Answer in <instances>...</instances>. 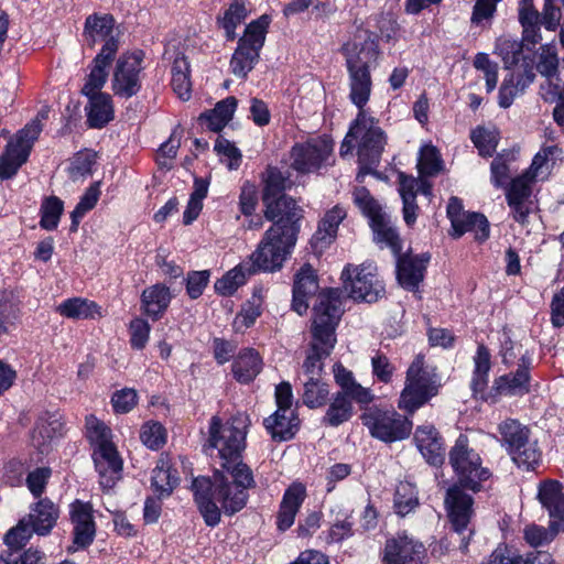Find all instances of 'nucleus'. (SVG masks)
Returning a JSON list of instances; mask_svg holds the SVG:
<instances>
[{
    "label": "nucleus",
    "instance_id": "obj_15",
    "mask_svg": "<svg viewBox=\"0 0 564 564\" xmlns=\"http://www.w3.org/2000/svg\"><path fill=\"white\" fill-rule=\"evenodd\" d=\"M143 57V52L134 51L124 53L118 58L111 80L116 96L130 98L139 93Z\"/></svg>",
    "mask_w": 564,
    "mask_h": 564
},
{
    "label": "nucleus",
    "instance_id": "obj_11",
    "mask_svg": "<svg viewBox=\"0 0 564 564\" xmlns=\"http://www.w3.org/2000/svg\"><path fill=\"white\" fill-rule=\"evenodd\" d=\"M344 289L355 301L373 303L384 293L377 267L371 262L360 265L347 264L341 272Z\"/></svg>",
    "mask_w": 564,
    "mask_h": 564
},
{
    "label": "nucleus",
    "instance_id": "obj_6",
    "mask_svg": "<svg viewBox=\"0 0 564 564\" xmlns=\"http://www.w3.org/2000/svg\"><path fill=\"white\" fill-rule=\"evenodd\" d=\"M558 148L551 145L539 151L532 160L530 167L520 176L513 178L507 189V202L513 218L524 223L531 210V194L534 182L544 181L551 173L555 163Z\"/></svg>",
    "mask_w": 564,
    "mask_h": 564
},
{
    "label": "nucleus",
    "instance_id": "obj_13",
    "mask_svg": "<svg viewBox=\"0 0 564 564\" xmlns=\"http://www.w3.org/2000/svg\"><path fill=\"white\" fill-rule=\"evenodd\" d=\"M352 196L355 204L369 219L375 240L378 243L389 247L393 253H399L401 246L398 232L391 225L388 215L382 212L369 191L365 187H358L354 191Z\"/></svg>",
    "mask_w": 564,
    "mask_h": 564
},
{
    "label": "nucleus",
    "instance_id": "obj_43",
    "mask_svg": "<svg viewBox=\"0 0 564 564\" xmlns=\"http://www.w3.org/2000/svg\"><path fill=\"white\" fill-rule=\"evenodd\" d=\"M523 45L511 35H501L495 42L494 53L498 55L506 68L516 65L521 57Z\"/></svg>",
    "mask_w": 564,
    "mask_h": 564
},
{
    "label": "nucleus",
    "instance_id": "obj_32",
    "mask_svg": "<svg viewBox=\"0 0 564 564\" xmlns=\"http://www.w3.org/2000/svg\"><path fill=\"white\" fill-rule=\"evenodd\" d=\"M61 429L62 423L56 414L41 415L31 435L32 445L41 453H46L51 443L59 435Z\"/></svg>",
    "mask_w": 564,
    "mask_h": 564
},
{
    "label": "nucleus",
    "instance_id": "obj_47",
    "mask_svg": "<svg viewBox=\"0 0 564 564\" xmlns=\"http://www.w3.org/2000/svg\"><path fill=\"white\" fill-rule=\"evenodd\" d=\"M86 436L94 449L113 444L111 430L94 415L86 417Z\"/></svg>",
    "mask_w": 564,
    "mask_h": 564
},
{
    "label": "nucleus",
    "instance_id": "obj_10",
    "mask_svg": "<svg viewBox=\"0 0 564 564\" xmlns=\"http://www.w3.org/2000/svg\"><path fill=\"white\" fill-rule=\"evenodd\" d=\"M269 24V17L262 15L247 25L230 59V69L237 77L245 78L254 67L264 44Z\"/></svg>",
    "mask_w": 564,
    "mask_h": 564
},
{
    "label": "nucleus",
    "instance_id": "obj_36",
    "mask_svg": "<svg viewBox=\"0 0 564 564\" xmlns=\"http://www.w3.org/2000/svg\"><path fill=\"white\" fill-rule=\"evenodd\" d=\"M151 484L159 498L167 497L178 484L176 470L172 469L169 456H162L152 471Z\"/></svg>",
    "mask_w": 564,
    "mask_h": 564
},
{
    "label": "nucleus",
    "instance_id": "obj_60",
    "mask_svg": "<svg viewBox=\"0 0 564 564\" xmlns=\"http://www.w3.org/2000/svg\"><path fill=\"white\" fill-rule=\"evenodd\" d=\"M95 164V154L91 152L77 153L68 167L69 177L73 181H78L91 174L93 165Z\"/></svg>",
    "mask_w": 564,
    "mask_h": 564
},
{
    "label": "nucleus",
    "instance_id": "obj_58",
    "mask_svg": "<svg viewBox=\"0 0 564 564\" xmlns=\"http://www.w3.org/2000/svg\"><path fill=\"white\" fill-rule=\"evenodd\" d=\"M35 534V531L28 523L25 518H22L18 524L11 528L4 535V543L14 550H19L26 544V542Z\"/></svg>",
    "mask_w": 564,
    "mask_h": 564
},
{
    "label": "nucleus",
    "instance_id": "obj_19",
    "mask_svg": "<svg viewBox=\"0 0 564 564\" xmlns=\"http://www.w3.org/2000/svg\"><path fill=\"white\" fill-rule=\"evenodd\" d=\"M118 52V44L113 39L108 40L101 47L99 54L93 61V67L82 88V94L86 97L106 95L101 91L108 78V66Z\"/></svg>",
    "mask_w": 564,
    "mask_h": 564
},
{
    "label": "nucleus",
    "instance_id": "obj_2",
    "mask_svg": "<svg viewBox=\"0 0 564 564\" xmlns=\"http://www.w3.org/2000/svg\"><path fill=\"white\" fill-rule=\"evenodd\" d=\"M213 480L199 477L192 484V490L199 512L208 527L220 521L221 510L232 516L245 508L248 490L256 487L252 469L241 458L219 464Z\"/></svg>",
    "mask_w": 564,
    "mask_h": 564
},
{
    "label": "nucleus",
    "instance_id": "obj_61",
    "mask_svg": "<svg viewBox=\"0 0 564 564\" xmlns=\"http://www.w3.org/2000/svg\"><path fill=\"white\" fill-rule=\"evenodd\" d=\"M150 332L151 326L144 318H133L129 325L131 347L137 350L143 349L149 341Z\"/></svg>",
    "mask_w": 564,
    "mask_h": 564
},
{
    "label": "nucleus",
    "instance_id": "obj_64",
    "mask_svg": "<svg viewBox=\"0 0 564 564\" xmlns=\"http://www.w3.org/2000/svg\"><path fill=\"white\" fill-rule=\"evenodd\" d=\"M140 438L147 447L158 449L165 443V430L158 422H148L141 429Z\"/></svg>",
    "mask_w": 564,
    "mask_h": 564
},
{
    "label": "nucleus",
    "instance_id": "obj_34",
    "mask_svg": "<svg viewBox=\"0 0 564 564\" xmlns=\"http://www.w3.org/2000/svg\"><path fill=\"white\" fill-rule=\"evenodd\" d=\"M347 212L344 207L336 205L329 209L321 219L318 228L313 237L315 247L324 248L336 237L340 223L346 218Z\"/></svg>",
    "mask_w": 564,
    "mask_h": 564
},
{
    "label": "nucleus",
    "instance_id": "obj_27",
    "mask_svg": "<svg viewBox=\"0 0 564 564\" xmlns=\"http://www.w3.org/2000/svg\"><path fill=\"white\" fill-rule=\"evenodd\" d=\"M414 442L429 464L436 466L444 462V443L433 425L423 424L417 426L414 433Z\"/></svg>",
    "mask_w": 564,
    "mask_h": 564
},
{
    "label": "nucleus",
    "instance_id": "obj_35",
    "mask_svg": "<svg viewBox=\"0 0 564 564\" xmlns=\"http://www.w3.org/2000/svg\"><path fill=\"white\" fill-rule=\"evenodd\" d=\"M87 112V123L90 128L100 129L113 119V105L109 94L90 96Z\"/></svg>",
    "mask_w": 564,
    "mask_h": 564
},
{
    "label": "nucleus",
    "instance_id": "obj_17",
    "mask_svg": "<svg viewBox=\"0 0 564 564\" xmlns=\"http://www.w3.org/2000/svg\"><path fill=\"white\" fill-rule=\"evenodd\" d=\"M69 519L73 524V543L68 546V552H77L88 547L96 535L91 505L76 499L69 505Z\"/></svg>",
    "mask_w": 564,
    "mask_h": 564
},
{
    "label": "nucleus",
    "instance_id": "obj_49",
    "mask_svg": "<svg viewBox=\"0 0 564 564\" xmlns=\"http://www.w3.org/2000/svg\"><path fill=\"white\" fill-rule=\"evenodd\" d=\"M214 151L229 171H236L240 167L242 162L241 151L229 140L218 135L214 144Z\"/></svg>",
    "mask_w": 564,
    "mask_h": 564
},
{
    "label": "nucleus",
    "instance_id": "obj_46",
    "mask_svg": "<svg viewBox=\"0 0 564 564\" xmlns=\"http://www.w3.org/2000/svg\"><path fill=\"white\" fill-rule=\"evenodd\" d=\"M474 376L471 387L475 391H481L487 384L491 368L490 352L484 345H479L474 357Z\"/></svg>",
    "mask_w": 564,
    "mask_h": 564
},
{
    "label": "nucleus",
    "instance_id": "obj_21",
    "mask_svg": "<svg viewBox=\"0 0 564 564\" xmlns=\"http://www.w3.org/2000/svg\"><path fill=\"white\" fill-rule=\"evenodd\" d=\"M424 546L402 534L387 541L383 553L384 564H422Z\"/></svg>",
    "mask_w": 564,
    "mask_h": 564
},
{
    "label": "nucleus",
    "instance_id": "obj_22",
    "mask_svg": "<svg viewBox=\"0 0 564 564\" xmlns=\"http://www.w3.org/2000/svg\"><path fill=\"white\" fill-rule=\"evenodd\" d=\"M93 459L96 470L99 474L100 485L105 489L115 486L121 476L122 459L119 456L115 444L97 447L93 452Z\"/></svg>",
    "mask_w": 564,
    "mask_h": 564
},
{
    "label": "nucleus",
    "instance_id": "obj_52",
    "mask_svg": "<svg viewBox=\"0 0 564 564\" xmlns=\"http://www.w3.org/2000/svg\"><path fill=\"white\" fill-rule=\"evenodd\" d=\"M462 236L466 232H474L477 240H486L489 237V224L487 218L478 213H465L460 219Z\"/></svg>",
    "mask_w": 564,
    "mask_h": 564
},
{
    "label": "nucleus",
    "instance_id": "obj_20",
    "mask_svg": "<svg viewBox=\"0 0 564 564\" xmlns=\"http://www.w3.org/2000/svg\"><path fill=\"white\" fill-rule=\"evenodd\" d=\"M530 358L522 356L516 371L495 379L492 390L500 397H522L531 391Z\"/></svg>",
    "mask_w": 564,
    "mask_h": 564
},
{
    "label": "nucleus",
    "instance_id": "obj_9",
    "mask_svg": "<svg viewBox=\"0 0 564 564\" xmlns=\"http://www.w3.org/2000/svg\"><path fill=\"white\" fill-rule=\"evenodd\" d=\"M369 434L381 442L393 443L410 436L413 427L411 419L394 409L369 406L360 416Z\"/></svg>",
    "mask_w": 564,
    "mask_h": 564
},
{
    "label": "nucleus",
    "instance_id": "obj_51",
    "mask_svg": "<svg viewBox=\"0 0 564 564\" xmlns=\"http://www.w3.org/2000/svg\"><path fill=\"white\" fill-rule=\"evenodd\" d=\"M263 183L262 200H268L283 195L282 192L288 187L289 181L279 169L270 166L264 173Z\"/></svg>",
    "mask_w": 564,
    "mask_h": 564
},
{
    "label": "nucleus",
    "instance_id": "obj_59",
    "mask_svg": "<svg viewBox=\"0 0 564 564\" xmlns=\"http://www.w3.org/2000/svg\"><path fill=\"white\" fill-rule=\"evenodd\" d=\"M499 1L500 0H476L470 18L471 24L481 28L490 26Z\"/></svg>",
    "mask_w": 564,
    "mask_h": 564
},
{
    "label": "nucleus",
    "instance_id": "obj_28",
    "mask_svg": "<svg viewBox=\"0 0 564 564\" xmlns=\"http://www.w3.org/2000/svg\"><path fill=\"white\" fill-rule=\"evenodd\" d=\"M306 498V488L301 482H293L284 491L279 512L276 527L280 531H286L294 524L295 517Z\"/></svg>",
    "mask_w": 564,
    "mask_h": 564
},
{
    "label": "nucleus",
    "instance_id": "obj_40",
    "mask_svg": "<svg viewBox=\"0 0 564 564\" xmlns=\"http://www.w3.org/2000/svg\"><path fill=\"white\" fill-rule=\"evenodd\" d=\"M237 108V99L227 97L216 104L215 108L206 113L200 115L199 120L213 132L221 131L232 119Z\"/></svg>",
    "mask_w": 564,
    "mask_h": 564
},
{
    "label": "nucleus",
    "instance_id": "obj_3",
    "mask_svg": "<svg viewBox=\"0 0 564 564\" xmlns=\"http://www.w3.org/2000/svg\"><path fill=\"white\" fill-rule=\"evenodd\" d=\"M448 458L459 486L455 485L447 490L445 505L454 530L463 534L473 514V498L463 492L460 487L479 491L481 482L489 479L491 473L482 466L480 455L470 447L464 434L457 437Z\"/></svg>",
    "mask_w": 564,
    "mask_h": 564
},
{
    "label": "nucleus",
    "instance_id": "obj_63",
    "mask_svg": "<svg viewBox=\"0 0 564 564\" xmlns=\"http://www.w3.org/2000/svg\"><path fill=\"white\" fill-rule=\"evenodd\" d=\"M564 530H555L550 519V528L545 529L539 525H529L524 529V539L531 546H540L551 542L558 532Z\"/></svg>",
    "mask_w": 564,
    "mask_h": 564
},
{
    "label": "nucleus",
    "instance_id": "obj_8",
    "mask_svg": "<svg viewBox=\"0 0 564 564\" xmlns=\"http://www.w3.org/2000/svg\"><path fill=\"white\" fill-rule=\"evenodd\" d=\"M296 237L291 227H286L284 232L279 231V227H270L248 261L254 272L280 270L291 254Z\"/></svg>",
    "mask_w": 564,
    "mask_h": 564
},
{
    "label": "nucleus",
    "instance_id": "obj_44",
    "mask_svg": "<svg viewBox=\"0 0 564 564\" xmlns=\"http://www.w3.org/2000/svg\"><path fill=\"white\" fill-rule=\"evenodd\" d=\"M350 397L338 393L330 403L324 421L330 426H338L348 421L352 415Z\"/></svg>",
    "mask_w": 564,
    "mask_h": 564
},
{
    "label": "nucleus",
    "instance_id": "obj_29",
    "mask_svg": "<svg viewBox=\"0 0 564 564\" xmlns=\"http://www.w3.org/2000/svg\"><path fill=\"white\" fill-rule=\"evenodd\" d=\"M172 300L170 289L161 283L151 285L141 294V308L143 313L156 321L166 312Z\"/></svg>",
    "mask_w": 564,
    "mask_h": 564
},
{
    "label": "nucleus",
    "instance_id": "obj_1",
    "mask_svg": "<svg viewBox=\"0 0 564 564\" xmlns=\"http://www.w3.org/2000/svg\"><path fill=\"white\" fill-rule=\"evenodd\" d=\"M347 69L348 98L358 113L340 145V155L350 154L357 148L360 170L359 182L376 166L387 144V134L379 120L365 109L372 91L371 70L378 65L380 50L378 41L366 30H358L341 46Z\"/></svg>",
    "mask_w": 564,
    "mask_h": 564
},
{
    "label": "nucleus",
    "instance_id": "obj_41",
    "mask_svg": "<svg viewBox=\"0 0 564 564\" xmlns=\"http://www.w3.org/2000/svg\"><path fill=\"white\" fill-rule=\"evenodd\" d=\"M191 69L187 58L178 53L172 64L171 86L176 96L182 100H188L192 94Z\"/></svg>",
    "mask_w": 564,
    "mask_h": 564
},
{
    "label": "nucleus",
    "instance_id": "obj_18",
    "mask_svg": "<svg viewBox=\"0 0 564 564\" xmlns=\"http://www.w3.org/2000/svg\"><path fill=\"white\" fill-rule=\"evenodd\" d=\"M264 216L268 220L273 221L271 227H279V231L284 232L286 227L294 229V235L299 232V220L302 217V209L296 202L286 195L269 198L263 200Z\"/></svg>",
    "mask_w": 564,
    "mask_h": 564
},
{
    "label": "nucleus",
    "instance_id": "obj_26",
    "mask_svg": "<svg viewBox=\"0 0 564 564\" xmlns=\"http://www.w3.org/2000/svg\"><path fill=\"white\" fill-rule=\"evenodd\" d=\"M35 534L45 536L51 533L59 518V508L48 498H40L30 506V512L24 517Z\"/></svg>",
    "mask_w": 564,
    "mask_h": 564
},
{
    "label": "nucleus",
    "instance_id": "obj_42",
    "mask_svg": "<svg viewBox=\"0 0 564 564\" xmlns=\"http://www.w3.org/2000/svg\"><path fill=\"white\" fill-rule=\"evenodd\" d=\"M334 377L336 382L343 389L341 394L349 395L350 399L355 400L358 403L368 404L371 402V392L368 389L361 387L359 383H357L356 380L354 379L352 372L347 370L344 366L335 365Z\"/></svg>",
    "mask_w": 564,
    "mask_h": 564
},
{
    "label": "nucleus",
    "instance_id": "obj_38",
    "mask_svg": "<svg viewBox=\"0 0 564 564\" xmlns=\"http://www.w3.org/2000/svg\"><path fill=\"white\" fill-rule=\"evenodd\" d=\"M115 20L109 14H93L86 19L84 34L90 45H95L98 41L106 42L113 39L119 45L118 40L113 35Z\"/></svg>",
    "mask_w": 564,
    "mask_h": 564
},
{
    "label": "nucleus",
    "instance_id": "obj_54",
    "mask_svg": "<svg viewBox=\"0 0 564 564\" xmlns=\"http://www.w3.org/2000/svg\"><path fill=\"white\" fill-rule=\"evenodd\" d=\"M99 183H95L86 189L85 194L82 196L80 200L70 214L72 230H76L80 219L86 215L87 212L96 206L99 199Z\"/></svg>",
    "mask_w": 564,
    "mask_h": 564
},
{
    "label": "nucleus",
    "instance_id": "obj_39",
    "mask_svg": "<svg viewBox=\"0 0 564 564\" xmlns=\"http://www.w3.org/2000/svg\"><path fill=\"white\" fill-rule=\"evenodd\" d=\"M253 273L256 272L248 261L241 262L215 282V290L220 295L230 296L242 286L247 282V279Z\"/></svg>",
    "mask_w": 564,
    "mask_h": 564
},
{
    "label": "nucleus",
    "instance_id": "obj_23",
    "mask_svg": "<svg viewBox=\"0 0 564 564\" xmlns=\"http://www.w3.org/2000/svg\"><path fill=\"white\" fill-rule=\"evenodd\" d=\"M430 257L425 253L416 256H400L397 260V279L399 284L411 292L419 290L420 283L424 279L426 264Z\"/></svg>",
    "mask_w": 564,
    "mask_h": 564
},
{
    "label": "nucleus",
    "instance_id": "obj_50",
    "mask_svg": "<svg viewBox=\"0 0 564 564\" xmlns=\"http://www.w3.org/2000/svg\"><path fill=\"white\" fill-rule=\"evenodd\" d=\"M64 209L63 202L56 196L44 199L41 206L40 226L45 230H54L58 226Z\"/></svg>",
    "mask_w": 564,
    "mask_h": 564
},
{
    "label": "nucleus",
    "instance_id": "obj_62",
    "mask_svg": "<svg viewBox=\"0 0 564 564\" xmlns=\"http://www.w3.org/2000/svg\"><path fill=\"white\" fill-rule=\"evenodd\" d=\"M471 141L482 156H490L496 150L497 138L495 131L478 127L471 132Z\"/></svg>",
    "mask_w": 564,
    "mask_h": 564
},
{
    "label": "nucleus",
    "instance_id": "obj_37",
    "mask_svg": "<svg viewBox=\"0 0 564 564\" xmlns=\"http://www.w3.org/2000/svg\"><path fill=\"white\" fill-rule=\"evenodd\" d=\"M56 312L66 318L70 319H94L101 316L100 306L88 299L72 297L63 301L57 307Z\"/></svg>",
    "mask_w": 564,
    "mask_h": 564
},
{
    "label": "nucleus",
    "instance_id": "obj_56",
    "mask_svg": "<svg viewBox=\"0 0 564 564\" xmlns=\"http://www.w3.org/2000/svg\"><path fill=\"white\" fill-rule=\"evenodd\" d=\"M473 65L484 74L487 93L494 91L498 83V64L491 61L487 53H477Z\"/></svg>",
    "mask_w": 564,
    "mask_h": 564
},
{
    "label": "nucleus",
    "instance_id": "obj_45",
    "mask_svg": "<svg viewBox=\"0 0 564 564\" xmlns=\"http://www.w3.org/2000/svg\"><path fill=\"white\" fill-rule=\"evenodd\" d=\"M247 14L248 10L242 0H235L225 11L220 23L225 30L227 40H235L236 29L245 21Z\"/></svg>",
    "mask_w": 564,
    "mask_h": 564
},
{
    "label": "nucleus",
    "instance_id": "obj_16",
    "mask_svg": "<svg viewBox=\"0 0 564 564\" xmlns=\"http://www.w3.org/2000/svg\"><path fill=\"white\" fill-rule=\"evenodd\" d=\"M333 144L327 138L311 139L292 148V167L301 173H311L330 156Z\"/></svg>",
    "mask_w": 564,
    "mask_h": 564
},
{
    "label": "nucleus",
    "instance_id": "obj_25",
    "mask_svg": "<svg viewBox=\"0 0 564 564\" xmlns=\"http://www.w3.org/2000/svg\"><path fill=\"white\" fill-rule=\"evenodd\" d=\"M562 485L555 480H547L540 485L538 498L549 512L555 530H564V492Z\"/></svg>",
    "mask_w": 564,
    "mask_h": 564
},
{
    "label": "nucleus",
    "instance_id": "obj_5",
    "mask_svg": "<svg viewBox=\"0 0 564 564\" xmlns=\"http://www.w3.org/2000/svg\"><path fill=\"white\" fill-rule=\"evenodd\" d=\"M248 426L249 420L243 414L227 420L218 415L212 416L204 444L206 454L219 464L241 458L246 448Z\"/></svg>",
    "mask_w": 564,
    "mask_h": 564
},
{
    "label": "nucleus",
    "instance_id": "obj_24",
    "mask_svg": "<svg viewBox=\"0 0 564 564\" xmlns=\"http://www.w3.org/2000/svg\"><path fill=\"white\" fill-rule=\"evenodd\" d=\"M318 290L317 275L311 264H303L294 275L292 307L303 315L310 306L308 301Z\"/></svg>",
    "mask_w": 564,
    "mask_h": 564
},
{
    "label": "nucleus",
    "instance_id": "obj_4",
    "mask_svg": "<svg viewBox=\"0 0 564 564\" xmlns=\"http://www.w3.org/2000/svg\"><path fill=\"white\" fill-rule=\"evenodd\" d=\"M343 314L341 292L338 289H327L319 292L313 307V341L303 369L310 377L318 378L322 371V360L328 357L336 344L335 328Z\"/></svg>",
    "mask_w": 564,
    "mask_h": 564
},
{
    "label": "nucleus",
    "instance_id": "obj_31",
    "mask_svg": "<svg viewBox=\"0 0 564 564\" xmlns=\"http://www.w3.org/2000/svg\"><path fill=\"white\" fill-rule=\"evenodd\" d=\"M263 361L253 348L242 349L235 358L231 371L234 378L242 384L250 383L261 372Z\"/></svg>",
    "mask_w": 564,
    "mask_h": 564
},
{
    "label": "nucleus",
    "instance_id": "obj_55",
    "mask_svg": "<svg viewBox=\"0 0 564 564\" xmlns=\"http://www.w3.org/2000/svg\"><path fill=\"white\" fill-rule=\"evenodd\" d=\"M421 175L432 176L442 170V160L437 149L431 144L421 148L417 162Z\"/></svg>",
    "mask_w": 564,
    "mask_h": 564
},
{
    "label": "nucleus",
    "instance_id": "obj_57",
    "mask_svg": "<svg viewBox=\"0 0 564 564\" xmlns=\"http://www.w3.org/2000/svg\"><path fill=\"white\" fill-rule=\"evenodd\" d=\"M17 296L13 291L3 290L0 292V334L9 329L17 317Z\"/></svg>",
    "mask_w": 564,
    "mask_h": 564
},
{
    "label": "nucleus",
    "instance_id": "obj_33",
    "mask_svg": "<svg viewBox=\"0 0 564 564\" xmlns=\"http://www.w3.org/2000/svg\"><path fill=\"white\" fill-rule=\"evenodd\" d=\"M263 424L273 440L288 441L294 436L299 420L293 410H276Z\"/></svg>",
    "mask_w": 564,
    "mask_h": 564
},
{
    "label": "nucleus",
    "instance_id": "obj_7",
    "mask_svg": "<svg viewBox=\"0 0 564 564\" xmlns=\"http://www.w3.org/2000/svg\"><path fill=\"white\" fill-rule=\"evenodd\" d=\"M438 386L434 370L427 369L423 357L417 356L406 371L405 386L400 394L398 408L413 414L437 394Z\"/></svg>",
    "mask_w": 564,
    "mask_h": 564
},
{
    "label": "nucleus",
    "instance_id": "obj_53",
    "mask_svg": "<svg viewBox=\"0 0 564 564\" xmlns=\"http://www.w3.org/2000/svg\"><path fill=\"white\" fill-rule=\"evenodd\" d=\"M327 384L318 378L310 377L304 383L303 402L308 408H317L325 403L328 397Z\"/></svg>",
    "mask_w": 564,
    "mask_h": 564
},
{
    "label": "nucleus",
    "instance_id": "obj_14",
    "mask_svg": "<svg viewBox=\"0 0 564 564\" xmlns=\"http://www.w3.org/2000/svg\"><path fill=\"white\" fill-rule=\"evenodd\" d=\"M41 131L42 123L40 116H37L8 142L4 152L0 155V178L12 177L26 162Z\"/></svg>",
    "mask_w": 564,
    "mask_h": 564
},
{
    "label": "nucleus",
    "instance_id": "obj_48",
    "mask_svg": "<svg viewBox=\"0 0 564 564\" xmlns=\"http://www.w3.org/2000/svg\"><path fill=\"white\" fill-rule=\"evenodd\" d=\"M419 505L417 492L415 487L402 481L397 486L394 495L395 512L402 517L410 513Z\"/></svg>",
    "mask_w": 564,
    "mask_h": 564
},
{
    "label": "nucleus",
    "instance_id": "obj_12",
    "mask_svg": "<svg viewBox=\"0 0 564 564\" xmlns=\"http://www.w3.org/2000/svg\"><path fill=\"white\" fill-rule=\"evenodd\" d=\"M502 445L514 464L527 469L533 468L541 458L536 443L529 440V430L518 421L509 419L499 425Z\"/></svg>",
    "mask_w": 564,
    "mask_h": 564
},
{
    "label": "nucleus",
    "instance_id": "obj_30",
    "mask_svg": "<svg viewBox=\"0 0 564 564\" xmlns=\"http://www.w3.org/2000/svg\"><path fill=\"white\" fill-rule=\"evenodd\" d=\"M535 75L532 67H527L521 72H512L502 82L498 104L501 108H509L514 98L521 94L534 79Z\"/></svg>",
    "mask_w": 564,
    "mask_h": 564
}]
</instances>
